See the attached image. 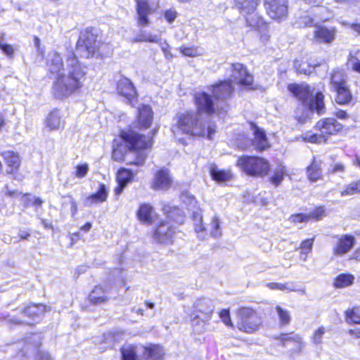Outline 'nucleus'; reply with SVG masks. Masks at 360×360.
<instances>
[{
  "instance_id": "8",
  "label": "nucleus",
  "mask_w": 360,
  "mask_h": 360,
  "mask_svg": "<svg viewBox=\"0 0 360 360\" xmlns=\"http://www.w3.org/2000/svg\"><path fill=\"white\" fill-rule=\"evenodd\" d=\"M238 317L237 328L248 333L257 330L262 323L257 313L250 308H240L238 311Z\"/></svg>"
},
{
  "instance_id": "30",
  "label": "nucleus",
  "mask_w": 360,
  "mask_h": 360,
  "mask_svg": "<svg viewBox=\"0 0 360 360\" xmlns=\"http://www.w3.org/2000/svg\"><path fill=\"white\" fill-rule=\"evenodd\" d=\"M136 10L139 15L138 24L146 26L148 24L149 6L146 0H136Z\"/></svg>"
},
{
  "instance_id": "10",
  "label": "nucleus",
  "mask_w": 360,
  "mask_h": 360,
  "mask_svg": "<svg viewBox=\"0 0 360 360\" xmlns=\"http://www.w3.org/2000/svg\"><path fill=\"white\" fill-rule=\"evenodd\" d=\"M269 16L277 21L285 20L288 14V0H264Z\"/></svg>"
},
{
  "instance_id": "29",
  "label": "nucleus",
  "mask_w": 360,
  "mask_h": 360,
  "mask_svg": "<svg viewBox=\"0 0 360 360\" xmlns=\"http://www.w3.org/2000/svg\"><path fill=\"white\" fill-rule=\"evenodd\" d=\"M163 210L169 220L179 224L184 223V214L183 211L179 207L165 205L163 208Z\"/></svg>"
},
{
  "instance_id": "48",
  "label": "nucleus",
  "mask_w": 360,
  "mask_h": 360,
  "mask_svg": "<svg viewBox=\"0 0 360 360\" xmlns=\"http://www.w3.org/2000/svg\"><path fill=\"white\" fill-rule=\"evenodd\" d=\"M355 194H359L355 181L346 185L341 191L342 196L352 195Z\"/></svg>"
},
{
  "instance_id": "62",
  "label": "nucleus",
  "mask_w": 360,
  "mask_h": 360,
  "mask_svg": "<svg viewBox=\"0 0 360 360\" xmlns=\"http://www.w3.org/2000/svg\"><path fill=\"white\" fill-rule=\"evenodd\" d=\"M338 118L345 120L347 117V113L345 110H339L335 113Z\"/></svg>"
},
{
  "instance_id": "22",
  "label": "nucleus",
  "mask_w": 360,
  "mask_h": 360,
  "mask_svg": "<svg viewBox=\"0 0 360 360\" xmlns=\"http://www.w3.org/2000/svg\"><path fill=\"white\" fill-rule=\"evenodd\" d=\"M153 113L150 106L143 105L139 110L138 124L141 128H148L153 121Z\"/></svg>"
},
{
  "instance_id": "7",
  "label": "nucleus",
  "mask_w": 360,
  "mask_h": 360,
  "mask_svg": "<svg viewBox=\"0 0 360 360\" xmlns=\"http://www.w3.org/2000/svg\"><path fill=\"white\" fill-rule=\"evenodd\" d=\"M100 42L97 40V35L93 29L86 28L80 32L77 50L82 56L89 58L94 56L99 49Z\"/></svg>"
},
{
  "instance_id": "63",
  "label": "nucleus",
  "mask_w": 360,
  "mask_h": 360,
  "mask_svg": "<svg viewBox=\"0 0 360 360\" xmlns=\"http://www.w3.org/2000/svg\"><path fill=\"white\" fill-rule=\"evenodd\" d=\"M350 28L356 34L360 35V24L358 23H352L350 24Z\"/></svg>"
},
{
  "instance_id": "64",
  "label": "nucleus",
  "mask_w": 360,
  "mask_h": 360,
  "mask_svg": "<svg viewBox=\"0 0 360 360\" xmlns=\"http://www.w3.org/2000/svg\"><path fill=\"white\" fill-rule=\"evenodd\" d=\"M352 68L354 71L360 73V61L359 60H356V61L352 62Z\"/></svg>"
},
{
  "instance_id": "31",
  "label": "nucleus",
  "mask_w": 360,
  "mask_h": 360,
  "mask_svg": "<svg viewBox=\"0 0 360 360\" xmlns=\"http://www.w3.org/2000/svg\"><path fill=\"white\" fill-rule=\"evenodd\" d=\"M234 1L242 15L255 11L259 3V0H234Z\"/></svg>"
},
{
  "instance_id": "50",
  "label": "nucleus",
  "mask_w": 360,
  "mask_h": 360,
  "mask_svg": "<svg viewBox=\"0 0 360 360\" xmlns=\"http://www.w3.org/2000/svg\"><path fill=\"white\" fill-rule=\"evenodd\" d=\"M309 219L312 218L315 219L316 220H319L323 217L325 215V210L323 207H319L314 209L311 212H310L309 214Z\"/></svg>"
},
{
  "instance_id": "23",
  "label": "nucleus",
  "mask_w": 360,
  "mask_h": 360,
  "mask_svg": "<svg viewBox=\"0 0 360 360\" xmlns=\"http://www.w3.org/2000/svg\"><path fill=\"white\" fill-rule=\"evenodd\" d=\"M49 309L43 304H32L20 311L22 316H27L32 319L39 318L46 311Z\"/></svg>"
},
{
  "instance_id": "32",
  "label": "nucleus",
  "mask_w": 360,
  "mask_h": 360,
  "mask_svg": "<svg viewBox=\"0 0 360 360\" xmlns=\"http://www.w3.org/2000/svg\"><path fill=\"white\" fill-rule=\"evenodd\" d=\"M307 174L308 179L312 182L320 179L322 176L321 162L314 158L311 165L307 168Z\"/></svg>"
},
{
  "instance_id": "28",
  "label": "nucleus",
  "mask_w": 360,
  "mask_h": 360,
  "mask_svg": "<svg viewBox=\"0 0 360 360\" xmlns=\"http://www.w3.org/2000/svg\"><path fill=\"white\" fill-rule=\"evenodd\" d=\"M64 120L58 110L51 111L46 119V125L50 130H56L64 125Z\"/></svg>"
},
{
  "instance_id": "1",
  "label": "nucleus",
  "mask_w": 360,
  "mask_h": 360,
  "mask_svg": "<svg viewBox=\"0 0 360 360\" xmlns=\"http://www.w3.org/2000/svg\"><path fill=\"white\" fill-rule=\"evenodd\" d=\"M233 93V88L230 80L222 81L212 86V94L219 101L217 103H214L206 92L195 93L197 112L179 115L176 124L172 127L174 135L177 136L181 132L212 139L216 126L210 121L211 117L214 113L220 115L226 112L227 105L224 101L230 98Z\"/></svg>"
},
{
  "instance_id": "57",
  "label": "nucleus",
  "mask_w": 360,
  "mask_h": 360,
  "mask_svg": "<svg viewBox=\"0 0 360 360\" xmlns=\"http://www.w3.org/2000/svg\"><path fill=\"white\" fill-rule=\"evenodd\" d=\"M0 49L8 56L11 57L14 53V49L11 45L7 44H1Z\"/></svg>"
},
{
  "instance_id": "58",
  "label": "nucleus",
  "mask_w": 360,
  "mask_h": 360,
  "mask_svg": "<svg viewBox=\"0 0 360 360\" xmlns=\"http://www.w3.org/2000/svg\"><path fill=\"white\" fill-rule=\"evenodd\" d=\"M63 198H68L69 202L71 205V213H72V215L74 216L77 212V205L75 200L74 199L72 195L70 194H68L67 195L63 196Z\"/></svg>"
},
{
  "instance_id": "26",
  "label": "nucleus",
  "mask_w": 360,
  "mask_h": 360,
  "mask_svg": "<svg viewBox=\"0 0 360 360\" xmlns=\"http://www.w3.org/2000/svg\"><path fill=\"white\" fill-rule=\"evenodd\" d=\"M266 286L271 290H280L283 291H285L287 292H300L302 295L306 294V290L304 288H298L297 285L295 282L288 281L285 283H269L266 284Z\"/></svg>"
},
{
  "instance_id": "12",
  "label": "nucleus",
  "mask_w": 360,
  "mask_h": 360,
  "mask_svg": "<svg viewBox=\"0 0 360 360\" xmlns=\"http://www.w3.org/2000/svg\"><path fill=\"white\" fill-rule=\"evenodd\" d=\"M175 233V228L171 221H161L153 234L154 239L159 243L169 244Z\"/></svg>"
},
{
  "instance_id": "19",
  "label": "nucleus",
  "mask_w": 360,
  "mask_h": 360,
  "mask_svg": "<svg viewBox=\"0 0 360 360\" xmlns=\"http://www.w3.org/2000/svg\"><path fill=\"white\" fill-rule=\"evenodd\" d=\"M172 182L169 171L160 169L155 174L152 187L155 190H166L170 187Z\"/></svg>"
},
{
  "instance_id": "55",
  "label": "nucleus",
  "mask_w": 360,
  "mask_h": 360,
  "mask_svg": "<svg viewBox=\"0 0 360 360\" xmlns=\"http://www.w3.org/2000/svg\"><path fill=\"white\" fill-rule=\"evenodd\" d=\"M219 317L226 326H232L229 310H221L219 313Z\"/></svg>"
},
{
  "instance_id": "52",
  "label": "nucleus",
  "mask_w": 360,
  "mask_h": 360,
  "mask_svg": "<svg viewBox=\"0 0 360 360\" xmlns=\"http://www.w3.org/2000/svg\"><path fill=\"white\" fill-rule=\"evenodd\" d=\"M180 51L183 55L189 57H195L198 55V51L197 48L194 47H181Z\"/></svg>"
},
{
  "instance_id": "47",
  "label": "nucleus",
  "mask_w": 360,
  "mask_h": 360,
  "mask_svg": "<svg viewBox=\"0 0 360 360\" xmlns=\"http://www.w3.org/2000/svg\"><path fill=\"white\" fill-rule=\"evenodd\" d=\"M285 173V171L283 167H280L279 168L276 169L273 176L270 178L271 183L276 186L280 185L283 179Z\"/></svg>"
},
{
  "instance_id": "11",
  "label": "nucleus",
  "mask_w": 360,
  "mask_h": 360,
  "mask_svg": "<svg viewBox=\"0 0 360 360\" xmlns=\"http://www.w3.org/2000/svg\"><path fill=\"white\" fill-rule=\"evenodd\" d=\"M229 70L231 72L230 77L232 81L254 89L251 86L253 84V76L248 72L243 64L238 63L231 64Z\"/></svg>"
},
{
  "instance_id": "36",
  "label": "nucleus",
  "mask_w": 360,
  "mask_h": 360,
  "mask_svg": "<svg viewBox=\"0 0 360 360\" xmlns=\"http://www.w3.org/2000/svg\"><path fill=\"white\" fill-rule=\"evenodd\" d=\"M335 91L337 94L335 101L338 103L345 105L349 103L351 101L352 96L348 89L347 85L335 89Z\"/></svg>"
},
{
  "instance_id": "44",
  "label": "nucleus",
  "mask_w": 360,
  "mask_h": 360,
  "mask_svg": "<svg viewBox=\"0 0 360 360\" xmlns=\"http://www.w3.org/2000/svg\"><path fill=\"white\" fill-rule=\"evenodd\" d=\"M276 340H280L283 345L285 346L288 342H295L296 343L300 344L302 342L301 337L293 333H283L281 334L279 337H275Z\"/></svg>"
},
{
  "instance_id": "17",
  "label": "nucleus",
  "mask_w": 360,
  "mask_h": 360,
  "mask_svg": "<svg viewBox=\"0 0 360 360\" xmlns=\"http://www.w3.org/2000/svg\"><path fill=\"white\" fill-rule=\"evenodd\" d=\"M251 129L253 130L254 139L251 140V145L259 151H262L269 147L265 132L256 124L251 123Z\"/></svg>"
},
{
  "instance_id": "45",
  "label": "nucleus",
  "mask_w": 360,
  "mask_h": 360,
  "mask_svg": "<svg viewBox=\"0 0 360 360\" xmlns=\"http://www.w3.org/2000/svg\"><path fill=\"white\" fill-rule=\"evenodd\" d=\"M354 280L353 276L350 274H340L335 281V285L337 288L346 287L352 283Z\"/></svg>"
},
{
  "instance_id": "24",
  "label": "nucleus",
  "mask_w": 360,
  "mask_h": 360,
  "mask_svg": "<svg viewBox=\"0 0 360 360\" xmlns=\"http://www.w3.org/2000/svg\"><path fill=\"white\" fill-rule=\"evenodd\" d=\"M108 191L103 184H99V188L96 193L88 196L84 202L85 206L90 207L93 204L105 202L107 200Z\"/></svg>"
},
{
  "instance_id": "27",
  "label": "nucleus",
  "mask_w": 360,
  "mask_h": 360,
  "mask_svg": "<svg viewBox=\"0 0 360 360\" xmlns=\"http://www.w3.org/2000/svg\"><path fill=\"white\" fill-rule=\"evenodd\" d=\"M208 169L212 179L219 183L225 182L231 178L229 171L219 169L214 163L208 164Z\"/></svg>"
},
{
  "instance_id": "51",
  "label": "nucleus",
  "mask_w": 360,
  "mask_h": 360,
  "mask_svg": "<svg viewBox=\"0 0 360 360\" xmlns=\"http://www.w3.org/2000/svg\"><path fill=\"white\" fill-rule=\"evenodd\" d=\"M326 333V329L323 326L319 328L314 333L313 342L315 344H321L322 342L323 335Z\"/></svg>"
},
{
  "instance_id": "25",
  "label": "nucleus",
  "mask_w": 360,
  "mask_h": 360,
  "mask_svg": "<svg viewBox=\"0 0 360 360\" xmlns=\"http://www.w3.org/2000/svg\"><path fill=\"white\" fill-rule=\"evenodd\" d=\"M1 155L8 166V169L6 170L7 173H13L18 169L20 164V159L18 153L8 150L2 153Z\"/></svg>"
},
{
  "instance_id": "38",
  "label": "nucleus",
  "mask_w": 360,
  "mask_h": 360,
  "mask_svg": "<svg viewBox=\"0 0 360 360\" xmlns=\"http://www.w3.org/2000/svg\"><path fill=\"white\" fill-rule=\"evenodd\" d=\"M134 42H152L159 43L160 41V36L153 34L145 30H141L140 33L132 40Z\"/></svg>"
},
{
  "instance_id": "33",
  "label": "nucleus",
  "mask_w": 360,
  "mask_h": 360,
  "mask_svg": "<svg viewBox=\"0 0 360 360\" xmlns=\"http://www.w3.org/2000/svg\"><path fill=\"white\" fill-rule=\"evenodd\" d=\"M295 24L300 27H315L318 21L313 17L312 11H307L297 18Z\"/></svg>"
},
{
  "instance_id": "14",
  "label": "nucleus",
  "mask_w": 360,
  "mask_h": 360,
  "mask_svg": "<svg viewBox=\"0 0 360 360\" xmlns=\"http://www.w3.org/2000/svg\"><path fill=\"white\" fill-rule=\"evenodd\" d=\"M122 360H143L144 345L141 344H124L120 349Z\"/></svg>"
},
{
  "instance_id": "35",
  "label": "nucleus",
  "mask_w": 360,
  "mask_h": 360,
  "mask_svg": "<svg viewBox=\"0 0 360 360\" xmlns=\"http://www.w3.org/2000/svg\"><path fill=\"white\" fill-rule=\"evenodd\" d=\"M153 207L148 204H142L137 212L139 219L143 223L150 224L152 223Z\"/></svg>"
},
{
  "instance_id": "40",
  "label": "nucleus",
  "mask_w": 360,
  "mask_h": 360,
  "mask_svg": "<svg viewBox=\"0 0 360 360\" xmlns=\"http://www.w3.org/2000/svg\"><path fill=\"white\" fill-rule=\"evenodd\" d=\"M314 238L306 239L303 240L300 246V259L305 262L307 260L308 255L311 252Z\"/></svg>"
},
{
  "instance_id": "37",
  "label": "nucleus",
  "mask_w": 360,
  "mask_h": 360,
  "mask_svg": "<svg viewBox=\"0 0 360 360\" xmlns=\"http://www.w3.org/2000/svg\"><path fill=\"white\" fill-rule=\"evenodd\" d=\"M89 301L94 304L105 302L108 300V297L103 288L96 286L89 295Z\"/></svg>"
},
{
  "instance_id": "43",
  "label": "nucleus",
  "mask_w": 360,
  "mask_h": 360,
  "mask_svg": "<svg viewBox=\"0 0 360 360\" xmlns=\"http://www.w3.org/2000/svg\"><path fill=\"white\" fill-rule=\"evenodd\" d=\"M302 139L305 142L313 143H323L326 142V138L323 134L306 133L301 136Z\"/></svg>"
},
{
  "instance_id": "39",
  "label": "nucleus",
  "mask_w": 360,
  "mask_h": 360,
  "mask_svg": "<svg viewBox=\"0 0 360 360\" xmlns=\"http://www.w3.org/2000/svg\"><path fill=\"white\" fill-rule=\"evenodd\" d=\"M134 176V174L128 169L121 168L118 170L117 174V181L118 184H123L127 185L131 182Z\"/></svg>"
},
{
  "instance_id": "6",
  "label": "nucleus",
  "mask_w": 360,
  "mask_h": 360,
  "mask_svg": "<svg viewBox=\"0 0 360 360\" xmlns=\"http://www.w3.org/2000/svg\"><path fill=\"white\" fill-rule=\"evenodd\" d=\"M194 309L191 324L197 330L201 332L205 323L212 317L214 305L210 300L201 298L195 302Z\"/></svg>"
},
{
  "instance_id": "18",
  "label": "nucleus",
  "mask_w": 360,
  "mask_h": 360,
  "mask_svg": "<svg viewBox=\"0 0 360 360\" xmlns=\"http://www.w3.org/2000/svg\"><path fill=\"white\" fill-rule=\"evenodd\" d=\"M337 238V243L333 250L335 255H342L348 252L356 241L355 238L352 235H342Z\"/></svg>"
},
{
  "instance_id": "16",
  "label": "nucleus",
  "mask_w": 360,
  "mask_h": 360,
  "mask_svg": "<svg viewBox=\"0 0 360 360\" xmlns=\"http://www.w3.org/2000/svg\"><path fill=\"white\" fill-rule=\"evenodd\" d=\"M314 31V38L319 42L330 44L333 41L336 34L334 27H327L323 25H316Z\"/></svg>"
},
{
  "instance_id": "3",
  "label": "nucleus",
  "mask_w": 360,
  "mask_h": 360,
  "mask_svg": "<svg viewBox=\"0 0 360 360\" xmlns=\"http://www.w3.org/2000/svg\"><path fill=\"white\" fill-rule=\"evenodd\" d=\"M288 90L299 101L294 112V117L298 122H306L311 119L314 112L319 115L325 113L324 96L321 92L314 95V91L307 84H290Z\"/></svg>"
},
{
  "instance_id": "56",
  "label": "nucleus",
  "mask_w": 360,
  "mask_h": 360,
  "mask_svg": "<svg viewBox=\"0 0 360 360\" xmlns=\"http://www.w3.org/2000/svg\"><path fill=\"white\" fill-rule=\"evenodd\" d=\"M291 219L294 223H300L309 220V216L304 214H297L292 215Z\"/></svg>"
},
{
  "instance_id": "60",
  "label": "nucleus",
  "mask_w": 360,
  "mask_h": 360,
  "mask_svg": "<svg viewBox=\"0 0 360 360\" xmlns=\"http://www.w3.org/2000/svg\"><path fill=\"white\" fill-rule=\"evenodd\" d=\"M20 199L22 203L25 206H28L32 202V196L30 194H21Z\"/></svg>"
},
{
  "instance_id": "49",
  "label": "nucleus",
  "mask_w": 360,
  "mask_h": 360,
  "mask_svg": "<svg viewBox=\"0 0 360 360\" xmlns=\"http://www.w3.org/2000/svg\"><path fill=\"white\" fill-rule=\"evenodd\" d=\"M347 318L349 321L354 323H360V308H356L347 312Z\"/></svg>"
},
{
  "instance_id": "2",
  "label": "nucleus",
  "mask_w": 360,
  "mask_h": 360,
  "mask_svg": "<svg viewBox=\"0 0 360 360\" xmlns=\"http://www.w3.org/2000/svg\"><path fill=\"white\" fill-rule=\"evenodd\" d=\"M48 70L57 74L53 83L52 91L57 98H65L80 91L86 79V70L72 51H68L65 58V72H60L64 65L60 55L51 51L46 61Z\"/></svg>"
},
{
  "instance_id": "21",
  "label": "nucleus",
  "mask_w": 360,
  "mask_h": 360,
  "mask_svg": "<svg viewBox=\"0 0 360 360\" xmlns=\"http://www.w3.org/2000/svg\"><path fill=\"white\" fill-rule=\"evenodd\" d=\"M146 352H143V360H163L164 349L158 345L150 344L144 346Z\"/></svg>"
},
{
  "instance_id": "5",
  "label": "nucleus",
  "mask_w": 360,
  "mask_h": 360,
  "mask_svg": "<svg viewBox=\"0 0 360 360\" xmlns=\"http://www.w3.org/2000/svg\"><path fill=\"white\" fill-rule=\"evenodd\" d=\"M237 165L247 174L263 176L269 170V164L266 160L256 156H241Z\"/></svg>"
},
{
  "instance_id": "53",
  "label": "nucleus",
  "mask_w": 360,
  "mask_h": 360,
  "mask_svg": "<svg viewBox=\"0 0 360 360\" xmlns=\"http://www.w3.org/2000/svg\"><path fill=\"white\" fill-rule=\"evenodd\" d=\"M89 171V166L87 164L79 165L77 166L75 176L78 178L85 176Z\"/></svg>"
},
{
  "instance_id": "42",
  "label": "nucleus",
  "mask_w": 360,
  "mask_h": 360,
  "mask_svg": "<svg viewBox=\"0 0 360 360\" xmlns=\"http://www.w3.org/2000/svg\"><path fill=\"white\" fill-rule=\"evenodd\" d=\"M316 65L309 64L307 62H302L299 60H295L294 62V67L297 72L304 75H309Z\"/></svg>"
},
{
  "instance_id": "34",
  "label": "nucleus",
  "mask_w": 360,
  "mask_h": 360,
  "mask_svg": "<svg viewBox=\"0 0 360 360\" xmlns=\"http://www.w3.org/2000/svg\"><path fill=\"white\" fill-rule=\"evenodd\" d=\"M330 85L334 90L347 86L345 72L342 70L334 71L330 76Z\"/></svg>"
},
{
  "instance_id": "59",
  "label": "nucleus",
  "mask_w": 360,
  "mask_h": 360,
  "mask_svg": "<svg viewBox=\"0 0 360 360\" xmlns=\"http://www.w3.org/2000/svg\"><path fill=\"white\" fill-rule=\"evenodd\" d=\"M38 360H53L49 352L39 350L38 351Z\"/></svg>"
},
{
  "instance_id": "41",
  "label": "nucleus",
  "mask_w": 360,
  "mask_h": 360,
  "mask_svg": "<svg viewBox=\"0 0 360 360\" xmlns=\"http://www.w3.org/2000/svg\"><path fill=\"white\" fill-rule=\"evenodd\" d=\"M275 309L278 316L279 325L281 326L288 325L291 321L290 312L279 305H277Z\"/></svg>"
},
{
  "instance_id": "20",
  "label": "nucleus",
  "mask_w": 360,
  "mask_h": 360,
  "mask_svg": "<svg viewBox=\"0 0 360 360\" xmlns=\"http://www.w3.org/2000/svg\"><path fill=\"white\" fill-rule=\"evenodd\" d=\"M243 15L245 18L248 26L251 27L259 32H264L266 30L267 27L262 18L257 12V10Z\"/></svg>"
},
{
  "instance_id": "46",
  "label": "nucleus",
  "mask_w": 360,
  "mask_h": 360,
  "mask_svg": "<svg viewBox=\"0 0 360 360\" xmlns=\"http://www.w3.org/2000/svg\"><path fill=\"white\" fill-rule=\"evenodd\" d=\"M1 319H4L11 325L30 324V323L24 319L15 317L14 315H11L8 314H1Z\"/></svg>"
},
{
  "instance_id": "54",
  "label": "nucleus",
  "mask_w": 360,
  "mask_h": 360,
  "mask_svg": "<svg viewBox=\"0 0 360 360\" xmlns=\"http://www.w3.org/2000/svg\"><path fill=\"white\" fill-rule=\"evenodd\" d=\"M164 16L169 23H172L176 18L177 12L174 9L170 8L165 11Z\"/></svg>"
},
{
  "instance_id": "61",
  "label": "nucleus",
  "mask_w": 360,
  "mask_h": 360,
  "mask_svg": "<svg viewBox=\"0 0 360 360\" xmlns=\"http://www.w3.org/2000/svg\"><path fill=\"white\" fill-rule=\"evenodd\" d=\"M344 171V166L341 163H337L333 166L330 169L332 173L342 172Z\"/></svg>"
},
{
  "instance_id": "9",
  "label": "nucleus",
  "mask_w": 360,
  "mask_h": 360,
  "mask_svg": "<svg viewBox=\"0 0 360 360\" xmlns=\"http://www.w3.org/2000/svg\"><path fill=\"white\" fill-rule=\"evenodd\" d=\"M193 220L194 221L195 231L199 235V237L204 238L205 231H209L210 235L214 238L221 236V231L220 229V221L217 216H214L212 218L211 222L207 225V228H205L202 223V215L200 210L193 212Z\"/></svg>"
},
{
  "instance_id": "15",
  "label": "nucleus",
  "mask_w": 360,
  "mask_h": 360,
  "mask_svg": "<svg viewBox=\"0 0 360 360\" xmlns=\"http://www.w3.org/2000/svg\"><path fill=\"white\" fill-rule=\"evenodd\" d=\"M117 91L120 96L124 97L130 103L136 98V90L131 80L127 77L121 78L117 82Z\"/></svg>"
},
{
  "instance_id": "13",
  "label": "nucleus",
  "mask_w": 360,
  "mask_h": 360,
  "mask_svg": "<svg viewBox=\"0 0 360 360\" xmlns=\"http://www.w3.org/2000/svg\"><path fill=\"white\" fill-rule=\"evenodd\" d=\"M316 128L320 131V134H323L326 138L327 141L330 135L335 134L342 129V125L333 118H325L316 123Z\"/></svg>"
},
{
  "instance_id": "4",
  "label": "nucleus",
  "mask_w": 360,
  "mask_h": 360,
  "mask_svg": "<svg viewBox=\"0 0 360 360\" xmlns=\"http://www.w3.org/2000/svg\"><path fill=\"white\" fill-rule=\"evenodd\" d=\"M120 139L123 143L114 144L112 158L116 161H122L129 150L136 156V158L133 161H129L128 164L142 165L147 157L146 152L143 149L150 145V141L145 136L133 130L122 131L120 134Z\"/></svg>"
}]
</instances>
